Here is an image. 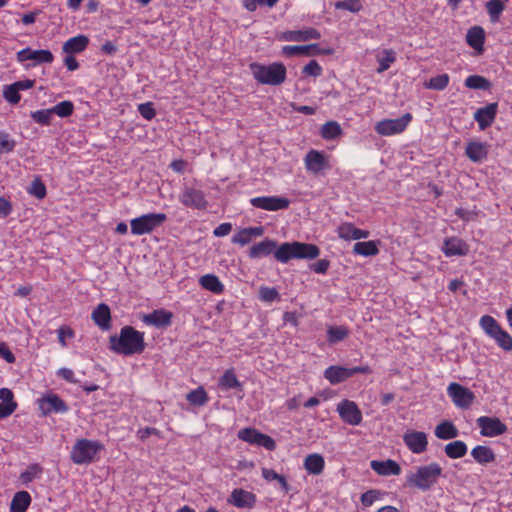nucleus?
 I'll return each mask as SVG.
<instances>
[{"mask_svg":"<svg viewBox=\"0 0 512 512\" xmlns=\"http://www.w3.org/2000/svg\"><path fill=\"white\" fill-rule=\"evenodd\" d=\"M109 348L111 351L125 356L140 354L145 349L144 334L132 326H124L118 336H110Z\"/></svg>","mask_w":512,"mask_h":512,"instance_id":"obj_1","label":"nucleus"},{"mask_svg":"<svg viewBox=\"0 0 512 512\" xmlns=\"http://www.w3.org/2000/svg\"><path fill=\"white\" fill-rule=\"evenodd\" d=\"M320 249L315 244L303 242H285L274 251V257L281 263H287L291 259H315L319 256Z\"/></svg>","mask_w":512,"mask_h":512,"instance_id":"obj_2","label":"nucleus"},{"mask_svg":"<svg viewBox=\"0 0 512 512\" xmlns=\"http://www.w3.org/2000/svg\"><path fill=\"white\" fill-rule=\"evenodd\" d=\"M253 77L261 84L278 86L285 82L287 70L284 64L274 62L269 65L250 64Z\"/></svg>","mask_w":512,"mask_h":512,"instance_id":"obj_3","label":"nucleus"},{"mask_svg":"<svg viewBox=\"0 0 512 512\" xmlns=\"http://www.w3.org/2000/svg\"><path fill=\"white\" fill-rule=\"evenodd\" d=\"M442 476V468L438 463L420 466L415 472L407 475V483L422 491H428Z\"/></svg>","mask_w":512,"mask_h":512,"instance_id":"obj_4","label":"nucleus"},{"mask_svg":"<svg viewBox=\"0 0 512 512\" xmlns=\"http://www.w3.org/2000/svg\"><path fill=\"white\" fill-rule=\"evenodd\" d=\"M167 220L164 213H148L130 221L131 233L144 235L153 232Z\"/></svg>","mask_w":512,"mask_h":512,"instance_id":"obj_5","label":"nucleus"},{"mask_svg":"<svg viewBox=\"0 0 512 512\" xmlns=\"http://www.w3.org/2000/svg\"><path fill=\"white\" fill-rule=\"evenodd\" d=\"M101 449L102 445L96 441L80 439L72 447L71 460L78 465L89 464Z\"/></svg>","mask_w":512,"mask_h":512,"instance_id":"obj_6","label":"nucleus"},{"mask_svg":"<svg viewBox=\"0 0 512 512\" xmlns=\"http://www.w3.org/2000/svg\"><path fill=\"white\" fill-rule=\"evenodd\" d=\"M411 120L412 115L410 113H405L397 119H384L377 122L374 129L378 135L392 136L405 131Z\"/></svg>","mask_w":512,"mask_h":512,"instance_id":"obj_7","label":"nucleus"},{"mask_svg":"<svg viewBox=\"0 0 512 512\" xmlns=\"http://www.w3.org/2000/svg\"><path fill=\"white\" fill-rule=\"evenodd\" d=\"M370 372L371 370L369 366H356L352 368L330 366L325 370L324 376L331 384L334 385L345 381L346 379L352 377L355 374H367Z\"/></svg>","mask_w":512,"mask_h":512,"instance_id":"obj_8","label":"nucleus"},{"mask_svg":"<svg viewBox=\"0 0 512 512\" xmlns=\"http://www.w3.org/2000/svg\"><path fill=\"white\" fill-rule=\"evenodd\" d=\"M336 410L341 420L348 425L358 426L363 420L362 412L354 401L344 399L337 404Z\"/></svg>","mask_w":512,"mask_h":512,"instance_id":"obj_9","label":"nucleus"},{"mask_svg":"<svg viewBox=\"0 0 512 512\" xmlns=\"http://www.w3.org/2000/svg\"><path fill=\"white\" fill-rule=\"evenodd\" d=\"M447 394L455 406L461 409L469 408L475 399V395L470 389L455 382L449 384Z\"/></svg>","mask_w":512,"mask_h":512,"instance_id":"obj_10","label":"nucleus"},{"mask_svg":"<svg viewBox=\"0 0 512 512\" xmlns=\"http://www.w3.org/2000/svg\"><path fill=\"white\" fill-rule=\"evenodd\" d=\"M238 438L249 444H254L273 451L276 448L275 441L268 435L259 432L254 428H244L238 432Z\"/></svg>","mask_w":512,"mask_h":512,"instance_id":"obj_11","label":"nucleus"},{"mask_svg":"<svg viewBox=\"0 0 512 512\" xmlns=\"http://www.w3.org/2000/svg\"><path fill=\"white\" fill-rule=\"evenodd\" d=\"M250 204L255 208L266 211H279L287 209L290 200L282 196H260L251 198Z\"/></svg>","mask_w":512,"mask_h":512,"instance_id":"obj_12","label":"nucleus"},{"mask_svg":"<svg viewBox=\"0 0 512 512\" xmlns=\"http://www.w3.org/2000/svg\"><path fill=\"white\" fill-rule=\"evenodd\" d=\"M480 434L484 437H497L507 431V426L497 417L481 416L477 419Z\"/></svg>","mask_w":512,"mask_h":512,"instance_id":"obj_13","label":"nucleus"},{"mask_svg":"<svg viewBox=\"0 0 512 512\" xmlns=\"http://www.w3.org/2000/svg\"><path fill=\"white\" fill-rule=\"evenodd\" d=\"M179 201L186 207L202 210L207 207L204 193L193 187H185L179 196Z\"/></svg>","mask_w":512,"mask_h":512,"instance_id":"obj_14","label":"nucleus"},{"mask_svg":"<svg viewBox=\"0 0 512 512\" xmlns=\"http://www.w3.org/2000/svg\"><path fill=\"white\" fill-rule=\"evenodd\" d=\"M305 168L308 172L319 174L321 171L329 168L327 156L324 152L311 149L304 158Z\"/></svg>","mask_w":512,"mask_h":512,"instance_id":"obj_15","label":"nucleus"},{"mask_svg":"<svg viewBox=\"0 0 512 512\" xmlns=\"http://www.w3.org/2000/svg\"><path fill=\"white\" fill-rule=\"evenodd\" d=\"M405 445L415 454H421L426 451L428 440L427 435L420 431H407L403 435Z\"/></svg>","mask_w":512,"mask_h":512,"instance_id":"obj_16","label":"nucleus"},{"mask_svg":"<svg viewBox=\"0 0 512 512\" xmlns=\"http://www.w3.org/2000/svg\"><path fill=\"white\" fill-rule=\"evenodd\" d=\"M256 495L250 491L242 488L234 489L229 498L228 503L232 504L237 508L252 509L256 504Z\"/></svg>","mask_w":512,"mask_h":512,"instance_id":"obj_17","label":"nucleus"},{"mask_svg":"<svg viewBox=\"0 0 512 512\" xmlns=\"http://www.w3.org/2000/svg\"><path fill=\"white\" fill-rule=\"evenodd\" d=\"M498 103H489L485 107H481L474 113V119L478 123L481 130L490 127L497 115Z\"/></svg>","mask_w":512,"mask_h":512,"instance_id":"obj_18","label":"nucleus"},{"mask_svg":"<svg viewBox=\"0 0 512 512\" xmlns=\"http://www.w3.org/2000/svg\"><path fill=\"white\" fill-rule=\"evenodd\" d=\"M17 60L19 62L33 60L35 64H42L53 62L54 56L49 50H31L30 48H24L17 53Z\"/></svg>","mask_w":512,"mask_h":512,"instance_id":"obj_19","label":"nucleus"},{"mask_svg":"<svg viewBox=\"0 0 512 512\" xmlns=\"http://www.w3.org/2000/svg\"><path fill=\"white\" fill-rule=\"evenodd\" d=\"M282 40L292 42H305L309 40H318L321 34L315 28L309 27L303 30H288L282 33Z\"/></svg>","mask_w":512,"mask_h":512,"instance_id":"obj_20","label":"nucleus"},{"mask_svg":"<svg viewBox=\"0 0 512 512\" xmlns=\"http://www.w3.org/2000/svg\"><path fill=\"white\" fill-rule=\"evenodd\" d=\"M39 407L44 415L50 413H65L68 411L66 403L56 394L48 395L40 400Z\"/></svg>","mask_w":512,"mask_h":512,"instance_id":"obj_21","label":"nucleus"},{"mask_svg":"<svg viewBox=\"0 0 512 512\" xmlns=\"http://www.w3.org/2000/svg\"><path fill=\"white\" fill-rule=\"evenodd\" d=\"M173 314L165 309L154 310L150 314L143 316L142 321L146 325H151L156 328H166L171 325Z\"/></svg>","mask_w":512,"mask_h":512,"instance_id":"obj_22","label":"nucleus"},{"mask_svg":"<svg viewBox=\"0 0 512 512\" xmlns=\"http://www.w3.org/2000/svg\"><path fill=\"white\" fill-rule=\"evenodd\" d=\"M442 252L447 257L465 256L469 252V247L465 241L453 236L444 240Z\"/></svg>","mask_w":512,"mask_h":512,"instance_id":"obj_23","label":"nucleus"},{"mask_svg":"<svg viewBox=\"0 0 512 512\" xmlns=\"http://www.w3.org/2000/svg\"><path fill=\"white\" fill-rule=\"evenodd\" d=\"M264 232L265 230L262 226L243 228L233 235L231 241L234 244L245 246L249 244L253 238L263 236Z\"/></svg>","mask_w":512,"mask_h":512,"instance_id":"obj_24","label":"nucleus"},{"mask_svg":"<svg viewBox=\"0 0 512 512\" xmlns=\"http://www.w3.org/2000/svg\"><path fill=\"white\" fill-rule=\"evenodd\" d=\"M337 232L338 236L346 241L366 239L370 235L368 230L356 228L352 223L348 222L341 224L338 227Z\"/></svg>","mask_w":512,"mask_h":512,"instance_id":"obj_25","label":"nucleus"},{"mask_svg":"<svg viewBox=\"0 0 512 512\" xmlns=\"http://www.w3.org/2000/svg\"><path fill=\"white\" fill-rule=\"evenodd\" d=\"M466 41L477 54H482L484 51L485 31L480 26H473L467 31Z\"/></svg>","mask_w":512,"mask_h":512,"instance_id":"obj_26","label":"nucleus"},{"mask_svg":"<svg viewBox=\"0 0 512 512\" xmlns=\"http://www.w3.org/2000/svg\"><path fill=\"white\" fill-rule=\"evenodd\" d=\"M465 155L475 163H480L487 158L488 146L486 143L471 141L467 144Z\"/></svg>","mask_w":512,"mask_h":512,"instance_id":"obj_27","label":"nucleus"},{"mask_svg":"<svg viewBox=\"0 0 512 512\" xmlns=\"http://www.w3.org/2000/svg\"><path fill=\"white\" fill-rule=\"evenodd\" d=\"M276 247L277 241L266 238L251 246L248 255L252 259L268 256L272 253L274 254Z\"/></svg>","mask_w":512,"mask_h":512,"instance_id":"obj_28","label":"nucleus"},{"mask_svg":"<svg viewBox=\"0 0 512 512\" xmlns=\"http://www.w3.org/2000/svg\"><path fill=\"white\" fill-rule=\"evenodd\" d=\"M371 468L379 475L390 476L399 475L401 473L400 465L394 460L377 461L371 462Z\"/></svg>","mask_w":512,"mask_h":512,"instance_id":"obj_29","label":"nucleus"},{"mask_svg":"<svg viewBox=\"0 0 512 512\" xmlns=\"http://www.w3.org/2000/svg\"><path fill=\"white\" fill-rule=\"evenodd\" d=\"M92 319L101 329L107 330L111 326V313L108 305L101 303L92 312Z\"/></svg>","mask_w":512,"mask_h":512,"instance_id":"obj_30","label":"nucleus"},{"mask_svg":"<svg viewBox=\"0 0 512 512\" xmlns=\"http://www.w3.org/2000/svg\"><path fill=\"white\" fill-rule=\"evenodd\" d=\"M89 44V39L85 35H78L68 39L62 47L63 52L75 54L83 52Z\"/></svg>","mask_w":512,"mask_h":512,"instance_id":"obj_31","label":"nucleus"},{"mask_svg":"<svg viewBox=\"0 0 512 512\" xmlns=\"http://www.w3.org/2000/svg\"><path fill=\"white\" fill-rule=\"evenodd\" d=\"M324 467L325 461L320 454H310L304 460V468L309 474L319 475L323 472Z\"/></svg>","mask_w":512,"mask_h":512,"instance_id":"obj_32","label":"nucleus"},{"mask_svg":"<svg viewBox=\"0 0 512 512\" xmlns=\"http://www.w3.org/2000/svg\"><path fill=\"white\" fill-rule=\"evenodd\" d=\"M471 456L479 464H488L495 461L494 451L487 446L477 445L471 451Z\"/></svg>","mask_w":512,"mask_h":512,"instance_id":"obj_33","label":"nucleus"},{"mask_svg":"<svg viewBox=\"0 0 512 512\" xmlns=\"http://www.w3.org/2000/svg\"><path fill=\"white\" fill-rule=\"evenodd\" d=\"M434 433L438 439L449 440L456 438L459 431L451 421H443L435 427Z\"/></svg>","mask_w":512,"mask_h":512,"instance_id":"obj_34","label":"nucleus"},{"mask_svg":"<svg viewBox=\"0 0 512 512\" xmlns=\"http://www.w3.org/2000/svg\"><path fill=\"white\" fill-rule=\"evenodd\" d=\"M30 503V494L27 491H19L15 493L11 501L10 512H26Z\"/></svg>","mask_w":512,"mask_h":512,"instance_id":"obj_35","label":"nucleus"},{"mask_svg":"<svg viewBox=\"0 0 512 512\" xmlns=\"http://www.w3.org/2000/svg\"><path fill=\"white\" fill-rule=\"evenodd\" d=\"M199 284L206 290L221 294L224 291V285L219 278L214 274H206L200 277Z\"/></svg>","mask_w":512,"mask_h":512,"instance_id":"obj_36","label":"nucleus"},{"mask_svg":"<svg viewBox=\"0 0 512 512\" xmlns=\"http://www.w3.org/2000/svg\"><path fill=\"white\" fill-rule=\"evenodd\" d=\"M379 241L357 242L353 246V253L364 257L375 256L379 253Z\"/></svg>","mask_w":512,"mask_h":512,"instance_id":"obj_37","label":"nucleus"},{"mask_svg":"<svg viewBox=\"0 0 512 512\" xmlns=\"http://www.w3.org/2000/svg\"><path fill=\"white\" fill-rule=\"evenodd\" d=\"M467 450V445L461 440L450 442L444 448L445 454L451 459L464 457Z\"/></svg>","mask_w":512,"mask_h":512,"instance_id":"obj_38","label":"nucleus"},{"mask_svg":"<svg viewBox=\"0 0 512 512\" xmlns=\"http://www.w3.org/2000/svg\"><path fill=\"white\" fill-rule=\"evenodd\" d=\"M349 329L346 326H329L327 329V340L330 344H336L349 336Z\"/></svg>","mask_w":512,"mask_h":512,"instance_id":"obj_39","label":"nucleus"},{"mask_svg":"<svg viewBox=\"0 0 512 512\" xmlns=\"http://www.w3.org/2000/svg\"><path fill=\"white\" fill-rule=\"evenodd\" d=\"M377 61L379 64L377 72L383 73L396 61V53L392 49H384L379 55H377Z\"/></svg>","mask_w":512,"mask_h":512,"instance_id":"obj_40","label":"nucleus"},{"mask_svg":"<svg viewBox=\"0 0 512 512\" xmlns=\"http://www.w3.org/2000/svg\"><path fill=\"white\" fill-rule=\"evenodd\" d=\"M219 386L225 390L235 388L242 389V384L232 369L225 371L224 374L219 378Z\"/></svg>","mask_w":512,"mask_h":512,"instance_id":"obj_41","label":"nucleus"},{"mask_svg":"<svg viewBox=\"0 0 512 512\" xmlns=\"http://www.w3.org/2000/svg\"><path fill=\"white\" fill-rule=\"evenodd\" d=\"M465 86L469 89L488 90L491 83L483 76L470 75L465 79Z\"/></svg>","mask_w":512,"mask_h":512,"instance_id":"obj_42","label":"nucleus"},{"mask_svg":"<svg viewBox=\"0 0 512 512\" xmlns=\"http://www.w3.org/2000/svg\"><path fill=\"white\" fill-rule=\"evenodd\" d=\"M42 467L39 464H31L27 467V469L20 474V481L24 485H28L30 482L40 477L42 474Z\"/></svg>","mask_w":512,"mask_h":512,"instance_id":"obj_43","label":"nucleus"},{"mask_svg":"<svg viewBox=\"0 0 512 512\" xmlns=\"http://www.w3.org/2000/svg\"><path fill=\"white\" fill-rule=\"evenodd\" d=\"M187 401L192 405L203 406L208 401L207 392L203 387L190 391L186 396Z\"/></svg>","mask_w":512,"mask_h":512,"instance_id":"obj_44","label":"nucleus"},{"mask_svg":"<svg viewBox=\"0 0 512 512\" xmlns=\"http://www.w3.org/2000/svg\"><path fill=\"white\" fill-rule=\"evenodd\" d=\"M449 80L450 77L448 74H440L430 78L429 81L425 82L424 86L428 89L442 91L448 86Z\"/></svg>","mask_w":512,"mask_h":512,"instance_id":"obj_45","label":"nucleus"},{"mask_svg":"<svg viewBox=\"0 0 512 512\" xmlns=\"http://www.w3.org/2000/svg\"><path fill=\"white\" fill-rule=\"evenodd\" d=\"M480 326L485 331L487 335H489L491 338L498 333V331L501 329L500 325L497 323V321L489 315L482 316L480 319Z\"/></svg>","mask_w":512,"mask_h":512,"instance_id":"obj_46","label":"nucleus"},{"mask_svg":"<svg viewBox=\"0 0 512 512\" xmlns=\"http://www.w3.org/2000/svg\"><path fill=\"white\" fill-rule=\"evenodd\" d=\"M337 10H346L352 13H358L363 9L362 0H341L334 4Z\"/></svg>","mask_w":512,"mask_h":512,"instance_id":"obj_47","label":"nucleus"},{"mask_svg":"<svg viewBox=\"0 0 512 512\" xmlns=\"http://www.w3.org/2000/svg\"><path fill=\"white\" fill-rule=\"evenodd\" d=\"M342 130L337 122L330 121L325 123L321 129V136L324 139H334L341 135Z\"/></svg>","mask_w":512,"mask_h":512,"instance_id":"obj_48","label":"nucleus"},{"mask_svg":"<svg viewBox=\"0 0 512 512\" xmlns=\"http://www.w3.org/2000/svg\"><path fill=\"white\" fill-rule=\"evenodd\" d=\"M51 109H52L53 115L56 114L61 118H66L73 114L74 104L69 100H65V101L59 102L58 104L53 106Z\"/></svg>","mask_w":512,"mask_h":512,"instance_id":"obj_49","label":"nucleus"},{"mask_svg":"<svg viewBox=\"0 0 512 512\" xmlns=\"http://www.w3.org/2000/svg\"><path fill=\"white\" fill-rule=\"evenodd\" d=\"M31 118L40 125L48 126L51 124L53 119L52 109H42L31 113Z\"/></svg>","mask_w":512,"mask_h":512,"instance_id":"obj_50","label":"nucleus"},{"mask_svg":"<svg viewBox=\"0 0 512 512\" xmlns=\"http://www.w3.org/2000/svg\"><path fill=\"white\" fill-rule=\"evenodd\" d=\"M486 8L491 21L495 22L499 20V17L504 10V5L501 0H489L486 3Z\"/></svg>","mask_w":512,"mask_h":512,"instance_id":"obj_51","label":"nucleus"},{"mask_svg":"<svg viewBox=\"0 0 512 512\" xmlns=\"http://www.w3.org/2000/svg\"><path fill=\"white\" fill-rule=\"evenodd\" d=\"M313 46H306V45H287L282 48V54L287 57H294V56H309L308 55V49L312 48Z\"/></svg>","mask_w":512,"mask_h":512,"instance_id":"obj_52","label":"nucleus"},{"mask_svg":"<svg viewBox=\"0 0 512 512\" xmlns=\"http://www.w3.org/2000/svg\"><path fill=\"white\" fill-rule=\"evenodd\" d=\"M506 351L512 350V337L502 328L492 337Z\"/></svg>","mask_w":512,"mask_h":512,"instance_id":"obj_53","label":"nucleus"},{"mask_svg":"<svg viewBox=\"0 0 512 512\" xmlns=\"http://www.w3.org/2000/svg\"><path fill=\"white\" fill-rule=\"evenodd\" d=\"M27 191L30 195H33L40 200L45 198L47 193L46 186L39 178L32 181Z\"/></svg>","mask_w":512,"mask_h":512,"instance_id":"obj_54","label":"nucleus"},{"mask_svg":"<svg viewBox=\"0 0 512 512\" xmlns=\"http://www.w3.org/2000/svg\"><path fill=\"white\" fill-rule=\"evenodd\" d=\"M259 298L263 302H273L280 299L279 292L274 287L262 286L259 290Z\"/></svg>","mask_w":512,"mask_h":512,"instance_id":"obj_55","label":"nucleus"},{"mask_svg":"<svg viewBox=\"0 0 512 512\" xmlns=\"http://www.w3.org/2000/svg\"><path fill=\"white\" fill-rule=\"evenodd\" d=\"M3 97L11 104H18L21 99L19 90L14 83L4 86Z\"/></svg>","mask_w":512,"mask_h":512,"instance_id":"obj_56","label":"nucleus"},{"mask_svg":"<svg viewBox=\"0 0 512 512\" xmlns=\"http://www.w3.org/2000/svg\"><path fill=\"white\" fill-rule=\"evenodd\" d=\"M16 142L6 132H0V153L12 152Z\"/></svg>","mask_w":512,"mask_h":512,"instance_id":"obj_57","label":"nucleus"},{"mask_svg":"<svg viewBox=\"0 0 512 512\" xmlns=\"http://www.w3.org/2000/svg\"><path fill=\"white\" fill-rule=\"evenodd\" d=\"M138 112L146 120H152L156 116V111L152 102L139 104Z\"/></svg>","mask_w":512,"mask_h":512,"instance_id":"obj_58","label":"nucleus"},{"mask_svg":"<svg viewBox=\"0 0 512 512\" xmlns=\"http://www.w3.org/2000/svg\"><path fill=\"white\" fill-rule=\"evenodd\" d=\"M304 75L318 77L322 74V67L316 60H311L302 70Z\"/></svg>","mask_w":512,"mask_h":512,"instance_id":"obj_59","label":"nucleus"},{"mask_svg":"<svg viewBox=\"0 0 512 512\" xmlns=\"http://www.w3.org/2000/svg\"><path fill=\"white\" fill-rule=\"evenodd\" d=\"M379 498V492L377 490H369L361 495V503L369 507Z\"/></svg>","mask_w":512,"mask_h":512,"instance_id":"obj_60","label":"nucleus"},{"mask_svg":"<svg viewBox=\"0 0 512 512\" xmlns=\"http://www.w3.org/2000/svg\"><path fill=\"white\" fill-rule=\"evenodd\" d=\"M151 435H155L159 438L162 437L161 432L158 429L153 428V427H145L143 429L138 430V432H137V437L141 441H145Z\"/></svg>","mask_w":512,"mask_h":512,"instance_id":"obj_61","label":"nucleus"},{"mask_svg":"<svg viewBox=\"0 0 512 512\" xmlns=\"http://www.w3.org/2000/svg\"><path fill=\"white\" fill-rule=\"evenodd\" d=\"M330 266V262L327 259H320L310 265V269L318 274H324L327 272Z\"/></svg>","mask_w":512,"mask_h":512,"instance_id":"obj_62","label":"nucleus"},{"mask_svg":"<svg viewBox=\"0 0 512 512\" xmlns=\"http://www.w3.org/2000/svg\"><path fill=\"white\" fill-rule=\"evenodd\" d=\"M17 408V403H5L0 402V419L7 418L10 416Z\"/></svg>","mask_w":512,"mask_h":512,"instance_id":"obj_63","label":"nucleus"},{"mask_svg":"<svg viewBox=\"0 0 512 512\" xmlns=\"http://www.w3.org/2000/svg\"><path fill=\"white\" fill-rule=\"evenodd\" d=\"M0 357H2L7 363H14L15 356L8 348L7 344L0 342Z\"/></svg>","mask_w":512,"mask_h":512,"instance_id":"obj_64","label":"nucleus"}]
</instances>
